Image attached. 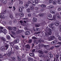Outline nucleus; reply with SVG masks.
Wrapping results in <instances>:
<instances>
[{"label": "nucleus", "mask_w": 61, "mask_h": 61, "mask_svg": "<svg viewBox=\"0 0 61 61\" xmlns=\"http://www.w3.org/2000/svg\"><path fill=\"white\" fill-rule=\"evenodd\" d=\"M49 32L45 33V36L46 37H48L49 36H50L52 34V30L50 29H49Z\"/></svg>", "instance_id": "obj_1"}, {"label": "nucleus", "mask_w": 61, "mask_h": 61, "mask_svg": "<svg viewBox=\"0 0 61 61\" xmlns=\"http://www.w3.org/2000/svg\"><path fill=\"white\" fill-rule=\"evenodd\" d=\"M4 29V27H0V33H4L5 35H6L7 33V31L5 29H4L3 30V29Z\"/></svg>", "instance_id": "obj_2"}, {"label": "nucleus", "mask_w": 61, "mask_h": 61, "mask_svg": "<svg viewBox=\"0 0 61 61\" xmlns=\"http://www.w3.org/2000/svg\"><path fill=\"white\" fill-rule=\"evenodd\" d=\"M55 39V37L54 36H50V38H48L47 39V40L48 41H51V40H54V39Z\"/></svg>", "instance_id": "obj_3"}, {"label": "nucleus", "mask_w": 61, "mask_h": 61, "mask_svg": "<svg viewBox=\"0 0 61 61\" xmlns=\"http://www.w3.org/2000/svg\"><path fill=\"white\" fill-rule=\"evenodd\" d=\"M38 52L39 53L41 54L39 55V56L40 57H44V56L42 54L43 53H44V52L43 51H42L41 50L39 51Z\"/></svg>", "instance_id": "obj_4"}, {"label": "nucleus", "mask_w": 61, "mask_h": 61, "mask_svg": "<svg viewBox=\"0 0 61 61\" xmlns=\"http://www.w3.org/2000/svg\"><path fill=\"white\" fill-rule=\"evenodd\" d=\"M25 35H26L27 36H28L30 34V32L29 31H26L25 33Z\"/></svg>", "instance_id": "obj_5"}, {"label": "nucleus", "mask_w": 61, "mask_h": 61, "mask_svg": "<svg viewBox=\"0 0 61 61\" xmlns=\"http://www.w3.org/2000/svg\"><path fill=\"white\" fill-rule=\"evenodd\" d=\"M34 42V44H36V45H37L39 43V41L37 40H35Z\"/></svg>", "instance_id": "obj_6"}, {"label": "nucleus", "mask_w": 61, "mask_h": 61, "mask_svg": "<svg viewBox=\"0 0 61 61\" xmlns=\"http://www.w3.org/2000/svg\"><path fill=\"white\" fill-rule=\"evenodd\" d=\"M28 3H27L25 5V6L27 8L29 6V4H31V2L30 1H29L28 2Z\"/></svg>", "instance_id": "obj_7"}, {"label": "nucleus", "mask_w": 61, "mask_h": 61, "mask_svg": "<svg viewBox=\"0 0 61 61\" xmlns=\"http://www.w3.org/2000/svg\"><path fill=\"white\" fill-rule=\"evenodd\" d=\"M48 56H49V57H50V59H51V58H52L53 57V55L51 54H48Z\"/></svg>", "instance_id": "obj_8"}, {"label": "nucleus", "mask_w": 61, "mask_h": 61, "mask_svg": "<svg viewBox=\"0 0 61 61\" xmlns=\"http://www.w3.org/2000/svg\"><path fill=\"white\" fill-rule=\"evenodd\" d=\"M0 50L2 51L3 52H5V48L4 47H2L0 48Z\"/></svg>", "instance_id": "obj_9"}, {"label": "nucleus", "mask_w": 61, "mask_h": 61, "mask_svg": "<svg viewBox=\"0 0 61 61\" xmlns=\"http://www.w3.org/2000/svg\"><path fill=\"white\" fill-rule=\"evenodd\" d=\"M25 48L27 49H30V45H27L25 46Z\"/></svg>", "instance_id": "obj_10"}, {"label": "nucleus", "mask_w": 61, "mask_h": 61, "mask_svg": "<svg viewBox=\"0 0 61 61\" xmlns=\"http://www.w3.org/2000/svg\"><path fill=\"white\" fill-rule=\"evenodd\" d=\"M19 41V40L17 39L14 41V44H16V43H18Z\"/></svg>", "instance_id": "obj_11"}, {"label": "nucleus", "mask_w": 61, "mask_h": 61, "mask_svg": "<svg viewBox=\"0 0 61 61\" xmlns=\"http://www.w3.org/2000/svg\"><path fill=\"white\" fill-rule=\"evenodd\" d=\"M47 17L49 19H51L52 18V15H50L47 16Z\"/></svg>", "instance_id": "obj_12"}, {"label": "nucleus", "mask_w": 61, "mask_h": 61, "mask_svg": "<svg viewBox=\"0 0 61 61\" xmlns=\"http://www.w3.org/2000/svg\"><path fill=\"white\" fill-rule=\"evenodd\" d=\"M12 29L14 31H16L17 30V28L15 27H13L12 28Z\"/></svg>", "instance_id": "obj_13"}, {"label": "nucleus", "mask_w": 61, "mask_h": 61, "mask_svg": "<svg viewBox=\"0 0 61 61\" xmlns=\"http://www.w3.org/2000/svg\"><path fill=\"white\" fill-rule=\"evenodd\" d=\"M35 25L36 27H39L40 25V24L38 23L36 24H35Z\"/></svg>", "instance_id": "obj_14"}, {"label": "nucleus", "mask_w": 61, "mask_h": 61, "mask_svg": "<svg viewBox=\"0 0 61 61\" xmlns=\"http://www.w3.org/2000/svg\"><path fill=\"white\" fill-rule=\"evenodd\" d=\"M33 21L34 22H36L37 21V19L35 18H33Z\"/></svg>", "instance_id": "obj_15"}, {"label": "nucleus", "mask_w": 61, "mask_h": 61, "mask_svg": "<svg viewBox=\"0 0 61 61\" xmlns=\"http://www.w3.org/2000/svg\"><path fill=\"white\" fill-rule=\"evenodd\" d=\"M55 25L56 26H58L59 25V22H56L55 23Z\"/></svg>", "instance_id": "obj_16"}, {"label": "nucleus", "mask_w": 61, "mask_h": 61, "mask_svg": "<svg viewBox=\"0 0 61 61\" xmlns=\"http://www.w3.org/2000/svg\"><path fill=\"white\" fill-rule=\"evenodd\" d=\"M31 3L32 5H33V6H36L35 5L36 4V3L35 2L32 1L31 2Z\"/></svg>", "instance_id": "obj_17"}, {"label": "nucleus", "mask_w": 61, "mask_h": 61, "mask_svg": "<svg viewBox=\"0 0 61 61\" xmlns=\"http://www.w3.org/2000/svg\"><path fill=\"white\" fill-rule=\"evenodd\" d=\"M0 18H1L3 19H4L5 18V17L4 16V15H2V13H0Z\"/></svg>", "instance_id": "obj_18"}, {"label": "nucleus", "mask_w": 61, "mask_h": 61, "mask_svg": "<svg viewBox=\"0 0 61 61\" xmlns=\"http://www.w3.org/2000/svg\"><path fill=\"white\" fill-rule=\"evenodd\" d=\"M4 44H5V47L6 50H7L8 49V45H6V44H5V43H4Z\"/></svg>", "instance_id": "obj_19"}, {"label": "nucleus", "mask_w": 61, "mask_h": 61, "mask_svg": "<svg viewBox=\"0 0 61 61\" xmlns=\"http://www.w3.org/2000/svg\"><path fill=\"white\" fill-rule=\"evenodd\" d=\"M56 43V41H53L51 43L52 45H55Z\"/></svg>", "instance_id": "obj_20"}, {"label": "nucleus", "mask_w": 61, "mask_h": 61, "mask_svg": "<svg viewBox=\"0 0 61 61\" xmlns=\"http://www.w3.org/2000/svg\"><path fill=\"white\" fill-rule=\"evenodd\" d=\"M6 2H7L6 0H3L2 1V2L3 4H5L6 3Z\"/></svg>", "instance_id": "obj_21"}, {"label": "nucleus", "mask_w": 61, "mask_h": 61, "mask_svg": "<svg viewBox=\"0 0 61 61\" xmlns=\"http://www.w3.org/2000/svg\"><path fill=\"white\" fill-rule=\"evenodd\" d=\"M57 18L58 19H60L61 18L60 16L58 14L57 15Z\"/></svg>", "instance_id": "obj_22"}, {"label": "nucleus", "mask_w": 61, "mask_h": 61, "mask_svg": "<svg viewBox=\"0 0 61 61\" xmlns=\"http://www.w3.org/2000/svg\"><path fill=\"white\" fill-rule=\"evenodd\" d=\"M34 53H31L29 54V55L30 56H34Z\"/></svg>", "instance_id": "obj_23"}, {"label": "nucleus", "mask_w": 61, "mask_h": 61, "mask_svg": "<svg viewBox=\"0 0 61 61\" xmlns=\"http://www.w3.org/2000/svg\"><path fill=\"white\" fill-rule=\"evenodd\" d=\"M19 12H22V10H23V9L22 8H19Z\"/></svg>", "instance_id": "obj_24"}, {"label": "nucleus", "mask_w": 61, "mask_h": 61, "mask_svg": "<svg viewBox=\"0 0 61 61\" xmlns=\"http://www.w3.org/2000/svg\"><path fill=\"white\" fill-rule=\"evenodd\" d=\"M41 7H46V5L44 4L41 5Z\"/></svg>", "instance_id": "obj_25"}, {"label": "nucleus", "mask_w": 61, "mask_h": 61, "mask_svg": "<svg viewBox=\"0 0 61 61\" xmlns=\"http://www.w3.org/2000/svg\"><path fill=\"white\" fill-rule=\"evenodd\" d=\"M44 47H46V48H48V47H49V45H44Z\"/></svg>", "instance_id": "obj_26"}, {"label": "nucleus", "mask_w": 61, "mask_h": 61, "mask_svg": "<svg viewBox=\"0 0 61 61\" xmlns=\"http://www.w3.org/2000/svg\"><path fill=\"white\" fill-rule=\"evenodd\" d=\"M8 29L9 30H10V31H11V30H12V27L10 26H9L8 27Z\"/></svg>", "instance_id": "obj_27"}, {"label": "nucleus", "mask_w": 61, "mask_h": 61, "mask_svg": "<svg viewBox=\"0 0 61 61\" xmlns=\"http://www.w3.org/2000/svg\"><path fill=\"white\" fill-rule=\"evenodd\" d=\"M57 3L59 4H61V0H57Z\"/></svg>", "instance_id": "obj_28"}, {"label": "nucleus", "mask_w": 61, "mask_h": 61, "mask_svg": "<svg viewBox=\"0 0 61 61\" xmlns=\"http://www.w3.org/2000/svg\"><path fill=\"white\" fill-rule=\"evenodd\" d=\"M50 12L51 14H53L55 13V10H51Z\"/></svg>", "instance_id": "obj_29"}, {"label": "nucleus", "mask_w": 61, "mask_h": 61, "mask_svg": "<svg viewBox=\"0 0 61 61\" xmlns=\"http://www.w3.org/2000/svg\"><path fill=\"white\" fill-rule=\"evenodd\" d=\"M1 39L3 41H5L6 40L5 39V38H4L3 37H1Z\"/></svg>", "instance_id": "obj_30"}, {"label": "nucleus", "mask_w": 61, "mask_h": 61, "mask_svg": "<svg viewBox=\"0 0 61 61\" xmlns=\"http://www.w3.org/2000/svg\"><path fill=\"white\" fill-rule=\"evenodd\" d=\"M30 7L31 9V10H34V7H33V6H30Z\"/></svg>", "instance_id": "obj_31"}, {"label": "nucleus", "mask_w": 61, "mask_h": 61, "mask_svg": "<svg viewBox=\"0 0 61 61\" xmlns=\"http://www.w3.org/2000/svg\"><path fill=\"white\" fill-rule=\"evenodd\" d=\"M28 60L29 61H33V59L31 58H28Z\"/></svg>", "instance_id": "obj_32"}, {"label": "nucleus", "mask_w": 61, "mask_h": 61, "mask_svg": "<svg viewBox=\"0 0 61 61\" xmlns=\"http://www.w3.org/2000/svg\"><path fill=\"white\" fill-rule=\"evenodd\" d=\"M59 31L61 32V25L59 26Z\"/></svg>", "instance_id": "obj_33"}, {"label": "nucleus", "mask_w": 61, "mask_h": 61, "mask_svg": "<svg viewBox=\"0 0 61 61\" xmlns=\"http://www.w3.org/2000/svg\"><path fill=\"white\" fill-rule=\"evenodd\" d=\"M53 4L54 5L56 4V1L54 0L53 2Z\"/></svg>", "instance_id": "obj_34"}, {"label": "nucleus", "mask_w": 61, "mask_h": 61, "mask_svg": "<svg viewBox=\"0 0 61 61\" xmlns=\"http://www.w3.org/2000/svg\"><path fill=\"white\" fill-rule=\"evenodd\" d=\"M32 40H29L28 41V43H30V44L31 43H32Z\"/></svg>", "instance_id": "obj_35"}, {"label": "nucleus", "mask_w": 61, "mask_h": 61, "mask_svg": "<svg viewBox=\"0 0 61 61\" xmlns=\"http://www.w3.org/2000/svg\"><path fill=\"white\" fill-rule=\"evenodd\" d=\"M11 54H12V52H10L8 54H7V55L8 56H10L11 55Z\"/></svg>", "instance_id": "obj_36"}, {"label": "nucleus", "mask_w": 61, "mask_h": 61, "mask_svg": "<svg viewBox=\"0 0 61 61\" xmlns=\"http://www.w3.org/2000/svg\"><path fill=\"white\" fill-rule=\"evenodd\" d=\"M19 2H20V3H19L20 4V5H22V4H23V2L22 1L20 0L19 1Z\"/></svg>", "instance_id": "obj_37"}, {"label": "nucleus", "mask_w": 61, "mask_h": 61, "mask_svg": "<svg viewBox=\"0 0 61 61\" xmlns=\"http://www.w3.org/2000/svg\"><path fill=\"white\" fill-rule=\"evenodd\" d=\"M39 16H40V17H41V16H43V14H40L39 15Z\"/></svg>", "instance_id": "obj_38"}, {"label": "nucleus", "mask_w": 61, "mask_h": 61, "mask_svg": "<svg viewBox=\"0 0 61 61\" xmlns=\"http://www.w3.org/2000/svg\"><path fill=\"white\" fill-rule=\"evenodd\" d=\"M17 57L18 58H17L18 60H19V61H20V60H21V58H20V57L18 56Z\"/></svg>", "instance_id": "obj_39"}, {"label": "nucleus", "mask_w": 61, "mask_h": 61, "mask_svg": "<svg viewBox=\"0 0 61 61\" xmlns=\"http://www.w3.org/2000/svg\"><path fill=\"white\" fill-rule=\"evenodd\" d=\"M7 39H8V40H9V39H10L11 38L10 37V36H8L7 37Z\"/></svg>", "instance_id": "obj_40"}, {"label": "nucleus", "mask_w": 61, "mask_h": 61, "mask_svg": "<svg viewBox=\"0 0 61 61\" xmlns=\"http://www.w3.org/2000/svg\"><path fill=\"white\" fill-rule=\"evenodd\" d=\"M40 32H41V31H40L39 32H36L34 33V34H39V33H40Z\"/></svg>", "instance_id": "obj_41"}, {"label": "nucleus", "mask_w": 61, "mask_h": 61, "mask_svg": "<svg viewBox=\"0 0 61 61\" xmlns=\"http://www.w3.org/2000/svg\"><path fill=\"white\" fill-rule=\"evenodd\" d=\"M46 61H50V59L46 58Z\"/></svg>", "instance_id": "obj_42"}, {"label": "nucleus", "mask_w": 61, "mask_h": 61, "mask_svg": "<svg viewBox=\"0 0 61 61\" xmlns=\"http://www.w3.org/2000/svg\"><path fill=\"white\" fill-rule=\"evenodd\" d=\"M32 38L33 39H36L37 38L35 37V36H33L32 37Z\"/></svg>", "instance_id": "obj_43"}, {"label": "nucleus", "mask_w": 61, "mask_h": 61, "mask_svg": "<svg viewBox=\"0 0 61 61\" xmlns=\"http://www.w3.org/2000/svg\"><path fill=\"white\" fill-rule=\"evenodd\" d=\"M36 50V49H33L32 51V53H34V52H35Z\"/></svg>", "instance_id": "obj_44"}, {"label": "nucleus", "mask_w": 61, "mask_h": 61, "mask_svg": "<svg viewBox=\"0 0 61 61\" xmlns=\"http://www.w3.org/2000/svg\"><path fill=\"white\" fill-rule=\"evenodd\" d=\"M19 31L20 33H22V32H24L23 30H19Z\"/></svg>", "instance_id": "obj_45"}, {"label": "nucleus", "mask_w": 61, "mask_h": 61, "mask_svg": "<svg viewBox=\"0 0 61 61\" xmlns=\"http://www.w3.org/2000/svg\"><path fill=\"white\" fill-rule=\"evenodd\" d=\"M11 33H12V34H13V35H14V36H15V35L16 34H15V33L12 31H11Z\"/></svg>", "instance_id": "obj_46"}, {"label": "nucleus", "mask_w": 61, "mask_h": 61, "mask_svg": "<svg viewBox=\"0 0 61 61\" xmlns=\"http://www.w3.org/2000/svg\"><path fill=\"white\" fill-rule=\"evenodd\" d=\"M20 15L21 16L23 17L24 16V15L23 14V13H20Z\"/></svg>", "instance_id": "obj_47"}, {"label": "nucleus", "mask_w": 61, "mask_h": 61, "mask_svg": "<svg viewBox=\"0 0 61 61\" xmlns=\"http://www.w3.org/2000/svg\"><path fill=\"white\" fill-rule=\"evenodd\" d=\"M61 7L59 8L58 9V11H61Z\"/></svg>", "instance_id": "obj_48"}, {"label": "nucleus", "mask_w": 61, "mask_h": 61, "mask_svg": "<svg viewBox=\"0 0 61 61\" xmlns=\"http://www.w3.org/2000/svg\"><path fill=\"white\" fill-rule=\"evenodd\" d=\"M17 33L18 34H20V32L19 30H18V31H17Z\"/></svg>", "instance_id": "obj_49"}, {"label": "nucleus", "mask_w": 61, "mask_h": 61, "mask_svg": "<svg viewBox=\"0 0 61 61\" xmlns=\"http://www.w3.org/2000/svg\"><path fill=\"white\" fill-rule=\"evenodd\" d=\"M17 33L18 34H20V32L19 30H18V31H17Z\"/></svg>", "instance_id": "obj_50"}, {"label": "nucleus", "mask_w": 61, "mask_h": 61, "mask_svg": "<svg viewBox=\"0 0 61 61\" xmlns=\"http://www.w3.org/2000/svg\"><path fill=\"white\" fill-rule=\"evenodd\" d=\"M49 7L51 8V9L53 8H54V6L52 5L50 6H49Z\"/></svg>", "instance_id": "obj_51"}, {"label": "nucleus", "mask_w": 61, "mask_h": 61, "mask_svg": "<svg viewBox=\"0 0 61 61\" xmlns=\"http://www.w3.org/2000/svg\"><path fill=\"white\" fill-rule=\"evenodd\" d=\"M44 46H45V45L42 44H41L40 45V46H44Z\"/></svg>", "instance_id": "obj_52"}, {"label": "nucleus", "mask_w": 61, "mask_h": 61, "mask_svg": "<svg viewBox=\"0 0 61 61\" xmlns=\"http://www.w3.org/2000/svg\"><path fill=\"white\" fill-rule=\"evenodd\" d=\"M6 12V11H4V12H3L1 13H0V14H5Z\"/></svg>", "instance_id": "obj_53"}, {"label": "nucleus", "mask_w": 61, "mask_h": 61, "mask_svg": "<svg viewBox=\"0 0 61 61\" xmlns=\"http://www.w3.org/2000/svg\"><path fill=\"white\" fill-rule=\"evenodd\" d=\"M53 24L54 23H52L51 24H50L49 25L51 27L53 25H54V24Z\"/></svg>", "instance_id": "obj_54"}, {"label": "nucleus", "mask_w": 61, "mask_h": 61, "mask_svg": "<svg viewBox=\"0 0 61 61\" xmlns=\"http://www.w3.org/2000/svg\"><path fill=\"white\" fill-rule=\"evenodd\" d=\"M51 28H52V29L53 30H54V29H55V26H53V27H51Z\"/></svg>", "instance_id": "obj_55"}, {"label": "nucleus", "mask_w": 61, "mask_h": 61, "mask_svg": "<svg viewBox=\"0 0 61 61\" xmlns=\"http://www.w3.org/2000/svg\"><path fill=\"white\" fill-rule=\"evenodd\" d=\"M10 36L11 37H13L14 38H15V37H14V36L12 34H10Z\"/></svg>", "instance_id": "obj_56"}, {"label": "nucleus", "mask_w": 61, "mask_h": 61, "mask_svg": "<svg viewBox=\"0 0 61 61\" xmlns=\"http://www.w3.org/2000/svg\"><path fill=\"white\" fill-rule=\"evenodd\" d=\"M31 45H32V47H34V45H35V43H32L31 44Z\"/></svg>", "instance_id": "obj_57"}, {"label": "nucleus", "mask_w": 61, "mask_h": 61, "mask_svg": "<svg viewBox=\"0 0 61 61\" xmlns=\"http://www.w3.org/2000/svg\"><path fill=\"white\" fill-rule=\"evenodd\" d=\"M53 0H49V2L50 3H51L53 2Z\"/></svg>", "instance_id": "obj_58"}, {"label": "nucleus", "mask_w": 61, "mask_h": 61, "mask_svg": "<svg viewBox=\"0 0 61 61\" xmlns=\"http://www.w3.org/2000/svg\"><path fill=\"white\" fill-rule=\"evenodd\" d=\"M35 2L36 4H37V3H38V0H35Z\"/></svg>", "instance_id": "obj_59"}, {"label": "nucleus", "mask_w": 61, "mask_h": 61, "mask_svg": "<svg viewBox=\"0 0 61 61\" xmlns=\"http://www.w3.org/2000/svg\"><path fill=\"white\" fill-rule=\"evenodd\" d=\"M13 22L14 23H16L17 22V21L16 20H14Z\"/></svg>", "instance_id": "obj_60"}, {"label": "nucleus", "mask_w": 61, "mask_h": 61, "mask_svg": "<svg viewBox=\"0 0 61 61\" xmlns=\"http://www.w3.org/2000/svg\"><path fill=\"white\" fill-rule=\"evenodd\" d=\"M27 11H28V12H29L30 11V9L29 8L27 9Z\"/></svg>", "instance_id": "obj_61"}, {"label": "nucleus", "mask_w": 61, "mask_h": 61, "mask_svg": "<svg viewBox=\"0 0 61 61\" xmlns=\"http://www.w3.org/2000/svg\"><path fill=\"white\" fill-rule=\"evenodd\" d=\"M12 21H10L9 22V25H11V24H12Z\"/></svg>", "instance_id": "obj_62"}, {"label": "nucleus", "mask_w": 61, "mask_h": 61, "mask_svg": "<svg viewBox=\"0 0 61 61\" xmlns=\"http://www.w3.org/2000/svg\"><path fill=\"white\" fill-rule=\"evenodd\" d=\"M16 49H19V48L18 47V46H17L16 47Z\"/></svg>", "instance_id": "obj_63"}, {"label": "nucleus", "mask_w": 61, "mask_h": 61, "mask_svg": "<svg viewBox=\"0 0 61 61\" xmlns=\"http://www.w3.org/2000/svg\"><path fill=\"white\" fill-rule=\"evenodd\" d=\"M57 44H59V45H61V42H58L57 43Z\"/></svg>", "instance_id": "obj_64"}]
</instances>
